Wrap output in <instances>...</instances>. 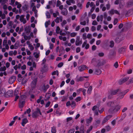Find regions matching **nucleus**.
<instances>
[{
	"mask_svg": "<svg viewBox=\"0 0 133 133\" xmlns=\"http://www.w3.org/2000/svg\"><path fill=\"white\" fill-rule=\"evenodd\" d=\"M6 70V68L5 66H4L3 67H1L0 68V71H5Z\"/></svg>",
	"mask_w": 133,
	"mask_h": 133,
	"instance_id": "obj_38",
	"label": "nucleus"
},
{
	"mask_svg": "<svg viewBox=\"0 0 133 133\" xmlns=\"http://www.w3.org/2000/svg\"><path fill=\"white\" fill-rule=\"evenodd\" d=\"M80 133H84L85 131L84 130V126L83 125H82L79 128Z\"/></svg>",
	"mask_w": 133,
	"mask_h": 133,
	"instance_id": "obj_21",
	"label": "nucleus"
},
{
	"mask_svg": "<svg viewBox=\"0 0 133 133\" xmlns=\"http://www.w3.org/2000/svg\"><path fill=\"white\" fill-rule=\"evenodd\" d=\"M84 79H84V77H80L77 78V81H82Z\"/></svg>",
	"mask_w": 133,
	"mask_h": 133,
	"instance_id": "obj_25",
	"label": "nucleus"
},
{
	"mask_svg": "<svg viewBox=\"0 0 133 133\" xmlns=\"http://www.w3.org/2000/svg\"><path fill=\"white\" fill-rule=\"evenodd\" d=\"M61 4V2L59 0H58L57 1V3L56 4V6L58 7Z\"/></svg>",
	"mask_w": 133,
	"mask_h": 133,
	"instance_id": "obj_48",
	"label": "nucleus"
},
{
	"mask_svg": "<svg viewBox=\"0 0 133 133\" xmlns=\"http://www.w3.org/2000/svg\"><path fill=\"white\" fill-rule=\"evenodd\" d=\"M38 78L37 77L35 78L30 84L31 88L32 90L34 89L36 87Z\"/></svg>",
	"mask_w": 133,
	"mask_h": 133,
	"instance_id": "obj_4",
	"label": "nucleus"
},
{
	"mask_svg": "<svg viewBox=\"0 0 133 133\" xmlns=\"http://www.w3.org/2000/svg\"><path fill=\"white\" fill-rule=\"evenodd\" d=\"M127 7H130L133 5V0H131L128 1L126 4Z\"/></svg>",
	"mask_w": 133,
	"mask_h": 133,
	"instance_id": "obj_14",
	"label": "nucleus"
},
{
	"mask_svg": "<svg viewBox=\"0 0 133 133\" xmlns=\"http://www.w3.org/2000/svg\"><path fill=\"white\" fill-rule=\"evenodd\" d=\"M87 40H85V41L83 43V44L82 45V48H84V47H85V45L87 44Z\"/></svg>",
	"mask_w": 133,
	"mask_h": 133,
	"instance_id": "obj_54",
	"label": "nucleus"
},
{
	"mask_svg": "<svg viewBox=\"0 0 133 133\" xmlns=\"http://www.w3.org/2000/svg\"><path fill=\"white\" fill-rule=\"evenodd\" d=\"M129 77H125L124 78L121 79L119 81V83L121 85L127 81L129 79Z\"/></svg>",
	"mask_w": 133,
	"mask_h": 133,
	"instance_id": "obj_6",
	"label": "nucleus"
},
{
	"mask_svg": "<svg viewBox=\"0 0 133 133\" xmlns=\"http://www.w3.org/2000/svg\"><path fill=\"white\" fill-rule=\"evenodd\" d=\"M28 5L25 4L24 6L22 7V9L23 10L25 11L28 9Z\"/></svg>",
	"mask_w": 133,
	"mask_h": 133,
	"instance_id": "obj_27",
	"label": "nucleus"
},
{
	"mask_svg": "<svg viewBox=\"0 0 133 133\" xmlns=\"http://www.w3.org/2000/svg\"><path fill=\"white\" fill-rule=\"evenodd\" d=\"M92 120V118L91 117H90L88 119H87V123H90Z\"/></svg>",
	"mask_w": 133,
	"mask_h": 133,
	"instance_id": "obj_30",
	"label": "nucleus"
},
{
	"mask_svg": "<svg viewBox=\"0 0 133 133\" xmlns=\"http://www.w3.org/2000/svg\"><path fill=\"white\" fill-rule=\"evenodd\" d=\"M29 47L30 48V49L31 50H32L34 49V47L33 46V45L31 44H30L29 45Z\"/></svg>",
	"mask_w": 133,
	"mask_h": 133,
	"instance_id": "obj_46",
	"label": "nucleus"
},
{
	"mask_svg": "<svg viewBox=\"0 0 133 133\" xmlns=\"http://www.w3.org/2000/svg\"><path fill=\"white\" fill-rule=\"evenodd\" d=\"M96 28L94 26L91 27V30L92 31H94L96 30Z\"/></svg>",
	"mask_w": 133,
	"mask_h": 133,
	"instance_id": "obj_60",
	"label": "nucleus"
},
{
	"mask_svg": "<svg viewBox=\"0 0 133 133\" xmlns=\"http://www.w3.org/2000/svg\"><path fill=\"white\" fill-rule=\"evenodd\" d=\"M56 0H52L51 1H49V4H51L54 7L56 5Z\"/></svg>",
	"mask_w": 133,
	"mask_h": 133,
	"instance_id": "obj_15",
	"label": "nucleus"
},
{
	"mask_svg": "<svg viewBox=\"0 0 133 133\" xmlns=\"http://www.w3.org/2000/svg\"><path fill=\"white\" fill-rule=\"evenodd\" d=\"M127 47L124 46L119 48L118 50V52L120 54H122L125 52L126 50Z\"/></svg>",
	"mask_w": 133,
	"mask_h": 133,
	"instance_id": "obj_7",
	"label": "nucleus"
},
{
	"mask_svg": "<svg viewBox=\"0 0 133 133\" xmlns=\"http://www.w3.org/2000/svg\"><path fill=\"white\" fill-rule=\"evenodd\" d=\"M26 98V96L25 95H22L21 96L20 98V100L24 101Z\"/></svg>",
	"mask_w": 133,
	"mask_h": 133,
	"instance_id": "obj_23",
	"label": "nucleus"
},
{
	"mask_svg": "<svg viewBox=\"0 0 133 133\" xmlns=\"http://www.w3.org/2000/svg\"><path fill=\"white\" fill-rule=\"evenodd\" d=\"M118 22V20L116 18H115L114 22V25H115Z\"/></svg>",
	"mask_w": 133,
	"mask_h": 133,
	"instance_id": "obj_52",
	"label": "nucleus"
},
{
	"mask_svg": "<svg viewBox=\"0 0 133 133\" xmlns=\"http://www.w3.org/2000/svg\"><path fill=\"white\" fill-rule=\"evenodd\" d=\"M81 100V98L80 97H77L76 99L75 100L77 102L80 101Z\"/></svg>",
	"mask_w": 133,
	"mask_h": 133,
	"instance_id": "obj_56",
	"label": "nucleus"
},
{
	"mask_svg": "<svg viewBox=\"0 0 133 133\" xmlns=\"http://www.w3.org/2000/svg\"><path fill=\"white\" fill-rule=\"evenodd\" d=\"M92 24L93 25H97L98 24L97 22L95 21H94L92 23Z\"/></svg>",
	"mask_w": 133,
	"mask_h": 133,
	"instance_id": "obj_61",
	"label": "nucleus"
},
{
	"mask_svg": "<svg viewBox=\"0 0 133 133\" xmlns=\"http://www.w3.org/2000/svg\"><path fill=\"white\" fill-rule=\"evenodd\" d=\"M101 72V70L99 69H95V73L97 75H99Z\"/></svg>",
	"mask_w": 133,
	"mask_h": 133,
	"instance_id": "obj_20",
	"label": "nucleus"
},
{
	"mask_svg": "<svg viewBox=\"0 0 133 133\" xmlns=\"http://www.w3.org/2000/svg\"><path fill=\"white\" fill-rule=\"evenodd\" d=\"M19 93V92L18 91V90L16 89L14 91V96H16Z\"/></svg>",
	"mask_w": 133,
	"mask_h": 133,
	"instance_id": "obj_29",
	"label": "nucleus"
},
{
	"mask_svg": "<svg viewBox=\"0 0 133 133\" xmlns=\"http://www.w3.org/2000/svg\"><path fill=\"white\" fill-rule=\"evenodd\" d=\"M60 30V28L59 26L57 27L56 29V32L57 34H58L59 33V31Z\"/></svg>",
	"mask_w": 133,
	"mask_h": 133,
	"instance_id": "obj_44",
	"label": "nucleus"
},
{
	"mask_svg": "<svg viewBox=\"0 0 133 133\" xmlns=\"http://www.w3.org/2000/svg\"><path fill=\"white\" fill-rule=\"evenodd\" d=\"M114 66L115 68H117L118 66V62H116L114 64Z\"/></svg>",
	"mask_w": 133,
	"mask_h": 133,
	"instance_id": "obj_45",
	"label": "nucleus"
},
{
	"mask_svg": "<svg viewBox=\"0 0 133 133\" xmlns=\"http://www.w3.org/2000/svg\"><path fill=\"white\" fill-rule=\"evenodd\" d=\"M104 54L103 52H99L98 54V56L100 57H102L104 55Z\"/></svg>",
	"mask_w": 133,
	"mask_h": 133,
	"instance_id": "obj_58",
	"label": "nucleus"
},
{
	"mask_svg": "<svg viewBox=\"0 0 133 133\" xmlns=\"http://www.w3.org/2000/svg\"><path fill=\"white\" fill-rule=\"evenodd\" d=\"M129 91V89H127L123 92H122L123 94V95H122V98H123L124 96V95L127 92H128Z\"/></svg>",
	"mask_w": 133,
	"mask_h": 133,
	"instance_id": "obj_35",
	"label": "nucleus"
},
{
	"mask_svg": "<svg viewBox=\"0 0 133 133\" xmlns=\"http://www.w3.org/2000/svg\"><path fill=\"white\" fill-rule=\"evenodd\" d=\"M106 130L108 131L111 129V127L109 126H106L105 127Z\"/></svg>",
	"mask_w": 133,
	"mask_h": 133,
	"instance_id": "obj_33",
	"label": "nucleus"
},
{
	"mask_svg": "<svg viewBox=\"0 0 133 133\" xmlns=\"http://www.w3.org/2000/svg\"><path fill=\"white\" fill-rule=\"evenodd\" d=\"M92 126H90L87 131V133H89L90 131L92 129Z\"/></svg>",
	"mask_w": 133,
	"mask_h": 133,
	"instance_id": "obj_36",
	"label": "nucleus"
},
{
	"mask_svg": "<svg viewBox=\"0 0 133 133\" xmlns=\"http://www.w3.org/2000/svg\"><path fill=\"white\" fill-rule=\"evenodd\" d=\"M63 65V62H61L58 64L57 65V66L58 68H61Z\"/></svg>",
	"mask_w": 133,
	"mask_h": 133,
	"instance_id": "obj_41",
	"label": "nucleus"
},
{
	"mask_svg": "<svg viewBox=\"0 0 133 133\" xmlns=\"http://www.w3.org/2000/svg\"><path fill=\"white\" fill-rule=\"evenodd\" d=\"M50 95H47V94H46V95L45 96V97H46V99H45V101H46L49 99L50 98Z\"/></svg>",
	"mask_w": 133,
	"mask_h": 133,
	"instance_id": "obj_53",
	"label": "nucleus"
},
{
	"mask_svg": "<svg viewBox=\"0 0 133 133\" xmlns=\"http://www.w3.org/2000/svg\"><path fill=\"white\" fill-rule=\"evenodd\" d=\"M24 15H22L20 16L19 18V20L21 22H22L24 24H25L26 22V20L24 18Z\"/></svg>",
	"mask_w": 133,
	"mask_h": 133,
	"instance_id": "obj_10",
	"label": "nucleus"
},
{
	"mask_svg": "<svg viewBox=\"0 0 133 133\" xmlns=\"http://www.w3.org/2000/svg\"><path fill=\"white\" fill-rule=\"evenodd\" d=\"M121 90L120 89H118L116 90H111L110 91V93L111 96L115 95L118 92H121Z\"/></svg>",
	"mask_w": 133,
	"mask_h": 133,
	"instance_id": "obj_11",
	"label": "nucleus"
},
{
	"mask_svg": "<svg viewBox=\"0 0 133 133\" xmlns=\"http://www.w3.org/2000/svg\"><path fill=\"white\" fill-rule=\"evenodd\" d=\"M72 117H68L66 118V121L67 122H68L70 121L71 120H72Z\"/></svg>",
	"mask_w": 133,
	"mask_h": 133,
	"instance_id": "obj_62",
	"label": "nucleus"
},
{
	"mask_svg": "<svg viewBox=\"0 0 133 133\" xmlns=\"http://www.w3.org/2000/svg\"><path fill=\"white\" fill-rule=\"evenodd\" d=\"M51 132L52 133H56V130L55 127H51Z\"/></svg>",
	"mask_w": 133,
	"mask_h": 133,
	"instance_id": "obj_24",
	"label": "nucleus"
},
{
	"mask_svg": "<svg viewBox=\"0 0 133 133\" xmlns=\"http://www.w3.org/2000/svg\"><path fill=\"white\" fill-rule=\"evenodd\" d=\"M50 24V21H46L45 23V26L46 28L48 27V25Z\"/></svg>",
	"mask_w": 133,
	"mask_h": 133,
	"instance_id": "obj_32",
	"label": "nucleus"
},
{
	"mask_svg": "<svg viewBox=\"0 0 133 133\" xmlns=\"http://www.w3.org/2000/svg\"><path fill=\"white\" fill-rule=\"evenodd\" d=\"M92 87L91 86H90L89 87L88 90V92H87L88 94H90L91 93V91L92 90Z\"/></svg>",
	"mask_w": 133,
	"mask_h": 133,
	"instance_id": "obj_31",
	"label": "nucleus"
},
{
	"mask_svg": "<svg viewBox=\"0 0 133 133\" xmlns=\"http://www.w3.org/2000/svg\"><path fill=\"white\" fill-rule=\"evenodd\" d=\"M85 68H87L88 69V67H87L85 65H82L79 67L78 69L80 72H81L84 70Z\"/></svg>",
	"mask_w": 133,
	"mask_h": 133,
	"instance_id": "obj_13",
	"label": "nucleus"
},
{
	"mask_svg": "<svg viewBox=\"0 0 133 133\" xmlns=\"http://www.w3.org/2000/svg\"><path fill=\"white\" fill-rule=\"evenodd\" d=\"M133 82V78H131L129 80V82L127 83V84H129Z\"/></svg>",
	"mask_w": 133,
	"mask_h": 133,
	"instance_id": "obj_47",
	"label": "nucleus"
},
{
	"mask_svg": "<svg viewBox=\"0 0 133 133\" xmlns=\"http://www.w3.org/2000/svg\"><path fill=\"white\" fill-rule=\"evenodd\" d=\"M55 21V22L57 23H58L59 22V17H57Z\"/></svg>",
	"mask_w": 133,
	"mask_h": 133,
	"instance_id": "obj_64",
	"label": "nucleus"
},
{
	"mask_svg": "<svg viewBox=\"0 0 133 133\" xmlns=\"http://www.w3.org/2000/svg\"><path fill=\"white\" fill-rule=\"evenodd\" d=\"M26 68V66L25 65H24L23 66H21V69L22 70H25Z\"/></svg>",
	"mask_w": 133,
	"mask_h": 133,
	"instance_id": "obj_63",
	"label": "nucleus"
},
{
	"mask_svg": "<svg viewBox=\"0 0 133 133\" xmlns=\"http://www.w3.org/2000/svg\"><path fill=\"white\" fill-rule=\"evenodd\" d=\"M64 51V49L62 47V48H61L59 50V52L60 54H62L63 52Z\"/></svg>",
	"mask_w": 133,
	"mask_h": 133,
	"instance_id": "obj_39",
	"label": "nucleus"
},
{
	"mask_svg": "<svg viewBox=\"0 0 133 133\" xmlns=\"http://www.w3.org/2000/svg\"><path fill=\"white\" fill-rule=\"evenodd\" d=\"M25 102V101H24L19 100V108H22L24 106Z\"/></svg>",
	"mask_w": 133,
	"mask_h": 133,
	"instance_id": "obj_12",
	"label": "nucleus"
},
{
	"mask_svg": "<svg viewBox=\"0 0 133 133\" xmlns=\"http://www.w3.org/2000/svg\"><path fill=\"white\" fill-rule=\"evenodd\" d=\"M46 15L47 18H50L51 16L50 15L48 11H47L46 12Z\"/></svg>",
	"mask_w": 133,
	"mask_h": 133,
	"instance_id": "obj_37",
	"label": "nucleus"
},
{
	"mask_svg": "<svg viewBox=\"0 0 133 133\" xmlns=\"http://www.w3.org/2000/svg\"><path fill=\"white\" fill-rule=\"evenodd\" d=\"M96 47L95 45H93L92 46V50L93 51H94L96 50Z\"/></svg>",
	"mask_w": 133,
	"mask_h": 133,
	"instance_id": "obj_55",
	"label": "nucleus"
},
{
	"mask_svg": "<svg viewBox=\"0 0 133 133\" xmlns=\"http://www.w3.org/2000/svg\"><path fill=\"white\" fill-rule=\"evenodd\" d=\"M39 114L41 115H42V113L40 111V109L38 108H37L36 111H34L32 114V116L34 118H36L39 116Z\"/></svg>",
	"mask_w": 133,
	"mask_h": 133,
	"instance_id": "obj_3",
	"label": "nucleus"
},
{
	"mask_svg": "<svg viewBox=\"0 0 133 133\" xmlns=\"http://www.w3.org/2000/svg\"><path fill=\"white\" fill-rule=\"evenodd\" d=\"M75 131V129H72L70 130L68 132V133H74Z\"/></svg>",
	"mask_w": 133,
	"mask_h": 133,
	"instance_id": "obj_40",
	"label": "nucleus"
},
{
	"mask_svg": "<svg viewBox=\"0 0 133 133\" xmlns=\"http://www.w3.org/2000/svg\"><path fill=\"white\" fill-rule=\"evenodd\" d=\"M131 24L128 23H126L125 24V26L127 27H131Z\"/></svg>",
	"mask_w": 133,
	"mask_h": 133,
	"instance_id": "obj_42",
	"label": "nucleus"
},
{
	"mask_svg": "<svg viewBox=\"0 0 133 133\" xmlns=\"http://www.w3.org/2000/svg\"><path fill=\"white\" fill-rule=\"evenodd\" d=\"M50 103L51 102L50 101H48V102L46 104L45 107L46 108H47L49 107L50 104Z\"/></svg>",
	"mask_w": 133,
	"mask_h": 133,
	"instance_id": "obj_57",
	"label": "nucleus"
},
{
	"mask_svg": "<svg viewBox=\"0 0 133 133\" xmlns=\"http://www.w3.org/2000/svg\"><path fill=\"white\" fill-rule=\"evenodd\" d=\"M70 105L71 107L72 108H74L76 105V104L75 102L74 101H72V103L70 104Z\"/></svg>",
	"mask_w": 133,
	"mask_h": 133,
	"instance_id": "obj_26",
	"label": "nucleus"
},
{
	"mask_svg": "<svg viewBox=\"0 0 133 133\" xmlns=\"http://www.w3.org/2000/svg\"><path fill=\"white\" fill-rule=\"evenodd\" d=\"M97 65L96 67L99 68L106 63V60L104 59H99L97 61Z\"/></svg>",
	"mask_w": 133,
	"mask_h": 133,
	"instance_id": "obj_2",
	"label": "nucleus"
},
{
	"mask_svg": "<svg viewBox=\"0 0 133 133\" xmlns=\"http://www.w3.org/2000/svg\"><path fill=\"white\" fill-rule=\"evenodd\" d=\"M82 43V41L80 40V38L79 37H77L76 38L75 42V44L76 46H78L79 45L81 44Z\"/></svg>",
	"mask_w": 133,
	"mask_h": 133,
	"instance_id": "obj_8",
	"label": "nucleus"
},
{
	"mask_svg": "<svg viewBox=\"0 0 133 133\" xmlns=\"http://www.w3.org/2000/svg\"><path fill=\"white\" fill-rule=\"evenodd\" d=\"M34 55L35 57L36 58H37L39 57L38 55L37 52H34Z\"/></svg>",
	"mask_w": 133,
	"mask_h": 133,
	"instance_id": "obj_51",
	"label": "nucleus"
},
{
	"mask_svg": "<svg viewBox=\"0 0 133 133\" xmlns=\"http://www.w3.org/2000/svg\"><path fill=\"white\" fill-rule=\"evenodd\" d=\"M28 122V119L26 118H24L22 121L21 123L23 127H24L25 125Z\"/></svg>",
	"mask_w": 133,
	"mask_h": 133,
	"instance_id": "obj_17",
	"label": "nucleus"
},
{
	"mask_svg": "<svg viewBox=\"0 0 133 133\" xmlns=\"http://www.w3.org/2000/svg\"><path fill=\"white\" fill-rule=\"evenodd\" d=\"M87 34L86 33H84L83 35V38L84 39H85L87 38L86 37Z\"/></svg>",
	"mask_w": 133,
	"mask_h": 133,
	"instance_id": "obj_50",
	"label": "nucleus"
},
{
	"mask_svg": "<svg viewBox=\"0 0 133 133\" xmlns=\"http://www.w3.org/2000/svg\"><path fill=\"white\" fill-rule=\"evenodd\" d=\"M108 107L110 108L108 110L110 114H113L118 111L120 109L121 106L117 105L116 103L114 101H109L107 103Z\"/></svg>",
	"mask_w": 133,
	"mask_h": 133,
	"instance_id": "obj_1",
	"label": "nucleus"
},
{
	"mask_svg": "<svg viewBox=\"0 0 133 133\" xmlns=\"http://www.w3.org/2000/svg\"><path fill=\"white\" fill-rule=\"evenodd\" d=\"M20 42L19 41H16L14 45V46L15 48V49H16L19 47V45Z\"/></svg>",
	"mask_w": 133,
	"mask_h": 133,
	"instance_id": "obj_22",
	"label": "nucleus"
},
{
	"mask_svg": "<svg viewBox=\"0 0 133 133\" xmlns=\"http://www.w3.org/2000/svg\"><path fill=\"white\" fill-rule=\"evenodd\" d=\"M112 115H109L105 117L102 121V124H103L104 123L107 122V121L112 117Z\"/></svg>",
	"mask_w": 133,
	"mask_h": 133,
	"instance_id": "obj_9",
	"label": "nucleus"
},
{
	"mask_svg": "<svg viewBox=\"0 0 133 133\" xmlns=\"http://www.w3.org/2000/svg\"><path fill=\"white\" fill-rule=\"evenodd\" d=\"M13 93V91L12 90H10L8 91L6 94L5 95V96L6 97V95H7L9 97L11 96L12 95Z\"/></svg>",
	"mask_w": 133,
	"mask_h": 133,
	"instance_id": "obj_18",
	"label": "nucleus"
},
{
	"mask_svg": "<svg viewBox=\"0 0 133 133\" xmlns=\"http://www.w3.org/2000/svg\"><path fill=\"white\" fill-rule=\"evenodd\" d=\"M48 68V67L47 65H44L42 68V71L45 72L47 71Z\"/></svg>",
	"mask_w": 133,
	"mask_h": 133,
	"instance_id": "obj_19",
	"label": "nucleus"
},
{
	"mask_svg": "<svg viewBox=\"0 0 133 133\" xmlns=\"http://www.w3.org/2000/svg\"><path fill=\"white\" fill-rule=\"evenodd\" d=\"M67 22L65 20H64L61 24V25L62 26H63Z\"/></svg>",
	"mask_w": 133,
	"mask_h": 133,
	"instance_id": "obj_43",
	"label": "nucleus"
},
{
	"mask_svg": "<svg viewBox=\"0 0 133 133\" xmlns=\"http://www.w3.org/2000/svg\"><path fill=\"white\" fill-rule=\"evenodd\" d=\"M61 13L64 15H66L68 14V11L65 8H63L61 10Z\"/></svg>",
	"mask_w": 133,
	"mask_h": 133,
	"instance_id": "obj_16",
	"label": "nucleus"
},
{
	"mask_svg": "<svg viewBox=\"0 0 133 133\" xmlns=\"http://www.w3.org/2000/svg\"><path fill=\"white\" fill-rule=\"evenodd\" d=\"M28 27H25L24 28V31L25 32H26V33L27 34H28V32H27V31H28Z\"/></svg>",
	"mask_w": 133,
	"mask_h": 133,
	"instance_id": "obj_59",
	"label": "nucleus"
},
{
	"mask_svg": "<svg viewBox=\"0 0 133 133\" xmlns=\"http://www.w3.org/2000/svg\"><path fill=\"white\" fill-rule=\"evenodd\" d=\"M114 45V42L112 41H111L110 42V44L109 45V46L111 47H113Z\"/></svg>",
	"mask_w": 133,
	"mask_h": 133,
	"instance_id": "obj_34",
	"label": "nucleus"
},
{
	"mask_svg": "<svg viewBox=\"0 0 133 133\" xmlns=\"http://www.w3.org/2000/svg\"><path fill=\"white\" fill-rule=\"evenodd\" d=\"M76 34V33L75 32H72L70 36L71 37H73L75 36Z\"/></svg>",
	"mask_w": 133,
	"mask_h": 133,
	"instance_id": "obj_49",
	"label": "nucleus"
},
{
	"mask_svg": "<svg viewBox=\"0 0 133 133\" xmlns=\"http://www.w3.org/2000/svg\"><path fill=\"white\" fill-rule=\"evenodd\" d=\"M16 77L15 76H11L9 79V83L10 84H12L15 81Z\"/></svg>",
	"mask_w": 133,
	"mask_h": 133,
	"instance_id": "obj_5",
	"label": "nucleus"
},
{
	"mask_svg": "<svg viewBox=\"0 0 133 133\" xmlns=\"http://www.w3.org/2000/svg\"><path fill=\"white\" fill-rule=\"evenodd\" d=\"M121 41L122 39L118 37H117L115 40V42L117 43H119Z\"/></svg>",
	"mask_w": 133,
	"mask_h": 133,
	"instance_id": "obj_28",
	"label": "nucleus"
}]
</instances>
